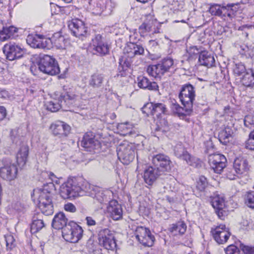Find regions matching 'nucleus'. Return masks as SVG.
<instances>
[{"instance_id":"09e8293b","label":"nucleus","mask_w":254,"mask_h":254,"mask_svg":"<svg viewBox=\"0 0 254 254\" xmlns=\"http://www.w3.org/2000/svg\"><path fill=\"white\" fill-rule=\"evenodd\" d=\"M244 125L246 127L250 129H254V116L249 114L245 116L244 120Z\"/></svg>"},{"instance_id":"f704fd0d","label":"nucleus","mask_w":254,"mask_h":254,"mask_svg":"<svg viewBox=\"0 0 254 254\" xmlns=\"http://www.w3.org/2000/svg\"><path fill=\"white\" fill-rule=\"evenodd\" d=\"M233 168L237 175L242 174L248 170V163L246 159L237 158L234 162Z\"/></svg>"},{"instance_id":"052dcab7","label":"nucleus","mask_w":254,"mask_h":254,"mask_svg":"<svg viewBox=\"0 0 254 254\" xmlns=\"http://www.w3.org/2000/svg\"><path fill=\"white\" fill-rule=\"evenodd\" d=\"M235 171L234 169H230L229 170H228L226 173L227 177L231 180H235L236 179V175L235 173Z\"/></svg>"},{"instance_id":"864d4df0","label":"nucleus","mask_w":254,"mask_h":254,"mask_svg":"<svg viewBox=\"0 0 254 254\" xmlns=\"http://www.w3.org/2000/svg\"><path fill=\"white\" fill-rule=\"evenodd\" d=\"M6 243V247L9 250H11L15 246V239L13 236L8 235L5 237Z\"/></svg>"},{"instance_id":"4c0bfd02","label":"nucleus","mask_w":254,"mask_h":254,"mask_svg":"<svg viewBox=\"0 0 254 254\" xmlns=\"http://www.w3.org/2000/svg\"><path fill=\"white\" fill-rule=\"evenodd\" d=\"M187 230V225L183 221H179L172 225L170 228V231L174 235H183Z\"/></svg>"},{"instance_id":"7c9ffc66","label":"nucleus","mask_w":254,"mask_h":254,"mask_svg":"<svg viewBox=\"0 0 254 254\" xmlns=\"http://www.w3.org/2000/svg\"><path fill=\"white\" fill-rule=\"evenodd\" d=\"M200 64L207 67H211L214 65L215 59L213 56L207 51H201L198 58Z\"/></svg>"},{"instance_id":"6e6552de","label":"nucleus","mask_w":254,"mask_h":254,"mask_svg":"<svg viewBox=\"0 0 254 254\" xmlns=\"http://www.w3.org/2000/svg\"><path fill=\"white\" fill-rule=\"evenodd\" d=\"M174 150L175 156L185 161L188 165L195 168H199L201 166L200 160L191 156L182 144L176 145Z\"/></svg>"},{"instance_id":"9b49d317","label":"nucleus","mask_w":254,"mask_h":254,"mask_svg":"<svg viewBox=\"0 0 254 254\" xmlns=\"http://www.w3.org/2000/svg\"><path fill=\"white\" fill-rule=\"evenodd\" d=\"M98 240L99 244L107 250H114L117 246L114 236L108 229L100 231Z\"/></svg>"},{"instance_id":"1a4fd4ad","label":"nucleus","mask_w":254,"mask_h":254,"mask_svg":"<svg viewBox=\"0 0 254 254\" xmlns=\"http://www.w3.org/2000/svg\"><path fill=\"white\" fill-rule=\"evenodd\" d=\"M17 168L8 159H2L0 162V176L6 181L14 180L17 176Z\"/></svg>"},{"instance_id":"a18cd8bd","label":"nucleus","mask_w":254,"mask_h":254,"mask_svg":"<svg viewBox=\"0 0 254 254\" xmlns=\"http://www.w3.org/2000/svg\"><path fill=\"white\" fill-rule=\"evenodd\" d=\"M45 227V224L43 220L35 219L34 217L32 223L31 225V232L36 233Z\"/></svg>"},{"instance_id":"412c9836","label":"nucleus","mask_w":254,"mask_h":254,"mask_svg":"<svg viewBox=\"0 0 254 254\" xmlns=\"http://www.w3.org/2000/svg\"><path fill=\"white\" fill-rule=\"evenodd\" d=\"M142 112L147 114L156 115L158 116L162 114H166L167 110L166 106L160 103H152L145 104L142 108Z\"/></svg>"},{"instance_id":"6e6d98bb","label":"nucleus","mask_w":254,"mask_h":254,"mask_svg":"<svg viewBox=\"0 0 254 254\" xmlns=\"http://www.w3.org/2000/svg\"><path fill=\"white\" fill-rule=\"evenodd\" d=\"M139 30L142 33L149 32L151 30V26L150 24L147 23H143L139 27Z\"/></svg>"},{"instance_id":"c85d7f7f","label":"nucleus","mask_w":254,"mask_h":254,"mask_svg":"<svg viewBox=\"0 0 254 254\" xmlns=\"http://www.w3.org/2000/svg\"><path fill=\"white\" fill-rule=\"evenodd\" d=\"M138 86L142 89H147L149 90L158 91L159 86L155 82H151L146 77L139 76L137 79Z\"/></svg>"},{"instance_id":"3c124183","label":"nucleus","mask_w":254,"mask_h":254,"mask_svg":"<svg viewBox=\"0 0 254 254\" xmlns=\"http://www.w3.org/2000/svg\"><path fill=\"white\" fill-rule=\"evenodd\" d=\"M224 251L226 254H241L240 249L233 245H229Z\"/></svg>"},{"instance_id":"774afa93","label":"nucleus","mask_w":254,"mask_h":254,"mask_svg":"<svg viewBox=\"0 0 254 254\" xmlns=\"http://www.w3.org/2000/svg\"><path fill=\"white\" fill-rule=\"evenodd\" d=\"M64 38L63 37H60L59 39V41H64Z\"/></svg>"},{"instance_id":"473e14b6","label":"nucleus","mask_w":254,"mask_h":254,"mask_svg":"<svg viewBox=\"0 0 254 254\" xmlns=\"http://www.w3.org/2000/svg\"><path fill=\"white\" fill-rule=\"evenodd\" d=\"M29 148L27 145L21 146L17 153L16 159L18 165L20 168L23 167L26 164L28 155Z\"/></svg>"},{"instance_id":"aec40b11","label":"nucleus","mask_w":254,"mask_h":254,"mask_svg":"<svg viewBox=\"0 0 254 254\" xmlns=\"http://www.w3.org/2000/svg\"><path fill=\"white\" fill-rule=\"evenodd\" d=\"M152 162L156 168L162 171L170 169L171 161L169 157L163 154H158L153 156Z\"/></svg>"},{"instance_id":"8fccbe9b","label":"nucleus","mask_w":254,"mask_h":254,"mask_svg":"<svg viewBox=\"0 0 254 254\" xmlns=\"http://www.w3.org/2000/svg\"><path fill=\"white\" fill-rule=\"evenodd\" d=\"M202 51L199 50L196 46L190 47L188 51L189 55V59L196 58L197 55H200Z\"/></svg>"},{"instance_id":"de8ad7c7","label":"nucleus","mask_w":254,"mask_h":254,"mask_svg":"<svg viewBox=\"0 0 254 254\" xmlns=\"http://www.w3.org/2000/svg\"><path fill=\"white\" fill-rule=\"evenodd\" d=\"M208 182L204 176H200L197 181L196 188L198 190L203 191L207 187Z\"/></svg>"},{"instance_id":"2f4dec72","label":"nucleus","mask_w":254,"mask_h":254,"mask_svg":"<svg viewBox=\"0 0 254 254\" xmlns=\"http://www.w3.org/2000/svg\"><path fill=\"white\" fill-rule=\"evenodd\" d=\"M118 128L121 131V134L124 136L128 135L132 137H135L138 134L132 125L128 123L119 124Z\"/></svg>"},{"instance_id":"4468645a","label":"nucleus","mask_w":254,"mask_h":254,"mask_svg":"<svg viewBox=\"0 0 254 254\" xmlns=\"http://www.w3.org/2000/svg\"><path fill=\"white\" fill-rule=\"evenodd\" d=\"M208 159L211 168L216 173H221L226 166V158L221 154H210L208 155Z\"/></svg>"},{"instance_id":"9d476101","label":"nucleus","mask_w":254,"mask_h":254,"mask_svg":"<svg viewBox=\"0 0 254 254\" xmlns=\"http://www.w3.org/2000/svg\"><path fill=\"white\" fill-rule=\"evenodd\" d=\"M90 46L94 54L104 56L109 53L110 46L100 34L96 35L92 39Z\"/></svg>"},{"instance_id":"f3484780","label":"nucleus","mask_w":254,"mask_h":254,"mask_svg":"<svg viewBox=\"0 0 254 254\" xmlns=\"http://www.w3.org/2000/svg\"><path fill=\"white\" fill-rule=\"evenodd\" d=\"M2 50L6 59L9 61L20 58L24 53L23 50L20 46L11 43L5 44Z\"/></svg>"},{"instance_id":"5701e85b","label":"nucleus","mask_w":254,"mask_h":254,"mask_svg":"<svg viewBox=\"0 0 254 254\" xmlns=\"http://www.w3.org/2000/svg\"><path fill=\"white\" fill-rule=\"evenodd\" d=\"M211 203L218 217L221 219H224V217L227 215V211L223 197L219 196H215L212 199Z\"/></svg>"},{"instance_id":"37998d69","label":"nucleus","mask_w":254,"mask_h":254,"mask_svg":"<svg viewBox=\"0 0 254 254\" xmlns=\"http://www.w3.org/2000/svg\"><path fill=\"white\" fill-rule=\"evenodd\" d=\"M239 5L238 3H228L225 5V8L223 9V11L225 13L226 16L232 17L240 8Z\"/></svg>"},{"instance_id":"0e129e2a","label":"nucleus","mask_w":254,"mask_h":254,"mask_svg":"<svg viewBox=\"0 0 254 254\" xmlns=\"http://www.w3.org/2000/svg\"><path fill=\"white\" fill-rule=\"evenodd\" d=\"M6 115L5 108L3 106H0V120L5 118Z\"/></svg>"},{"instance_id":"603ef678","label":"nucleus","mask_w":254,"mask_h":254,"mask_svg":"<svg viewBox=\"0 0 254 254\" xmlns=\"http://www.w3.org/2000/svg\"><path fill=\"white\" fill-rule=\"evenodd\" d=\"M240 248L244 254H254V246L241 244Z\"/></svg>"},{"instance_id":"72a5a7b5","label":"nucleus","mask_w":254,"mask_h":254,"mask_svg":"<svg viewBox=\"0 0 254 254\" xmlns=\"http://www.w3.org/2000/svg\"><path fill=\"white\" fill-rule=\"evenodd\" d=\"M131 59L127 57L124 52V55L119 60V69L120 71L117 74L118 77H122L126 75L125 71L131 65Z\"/></svg>"},{"instance_id":"c03bdc74","label":"nucleus","mask_w":254,"mask_h":254,"mask_svg":"<svg viewBox=\"0 0 254 254\" xmlns=\"http://www.w3.org/2000/svg\"><path fill=\"white\" fill-rule=\"evenodd\" d=\"M94 190L93 191V194H91L90 196L95 198L101 203H103L105 201H108L107 196L102 190L95 187Z\"/></svg>"},{"instance_id":"5fc2aeb1","label":"nucleus","mask_w":254,"mask_h":254,"mask_svg":"<svg viewBox=\"0 0 254 254\" xmlns=\"http://www.w3.org/2000/svg\"><path fill=\"white\" fill-rule=\"evenodd\" d=\"M246 147L250 150H254V129L250 133L247 141Z\"/></svg>"},{"instance_id":"f8f14e48","label":"nucleus","mask_w":254,"mask_h":254,"mask_svg":"<svg viewBox=\"0 0 254 254\" xmlns=\"http://www.w3.org/2000/svg\"><path fill=\"white\" fill-rule=\"evenodd\" d=\"M134 234L136 238L142 245L151 247L153 245L155 238L148 228L138 226L136 228Z\"/></svg>"},{"instance_id":"b1692460","label":"nucleus","mask_w":254,"mask_h":254,"mask_svg":"<svg viewBox=\"0 0 254 254\" xmlns=\"http://www.w3.org/2000/svg\"><path fill=\"white\" fill-rule=\"evenodd\" d=\"M50 129L54 135L61 137L67 136L70 130V127L63 122L58 121L51 125Z\"/></svg>"},{"instance_id":"6ab92c4d","label":"nucleus","mask_w":254,"mask_h":254,"mask_svg":"<svg viewBox=\"0 0 254 254\" xmlns=\"http://www.w3.org/2000/svg\"><path fill=\"white\" fill-rule=\"evenodd\" d=\"M81 145L88 151L98 150L101 147L100 142L95 139L92 132H87L84 135Z\"/></svg>"},{"instance_id":"f03ea898","label":"nucleus","mask_w":254,"mask_h":254,"mask_svg":"<svg viewBox=\"0 0 254 254\" xmlns=\"http://www.w3.org/2000/svg\"><path fill=\"white\" fill-rule=\"evenodd\" d=\"M77 98V96L74 93L67 92L64 94L61 95L59 99H54L48 102L46 106L47 110L52 112H57L61 108L66 110V108L72 104Z\"/></svg>"},{"instance_id":"39448f33","label":"nucleus","mask_w":254,"mask_h":254,"mask_svg":"<svg viewBox=\"0 0 254 254\" xmlns=\"http://www.w3.org/2000/svg\"><path fill=\"white\" fill-rule=\"evenodd\" d=\"M134 145L127 141H124L117 147V152L119 159L125 165L131 162L135 157Z\"/></svg>"},{"instance_id":"338daca9","label":"nucleus","mask_w":254,"mask_h":254,"mask_svg":"<svg viewBox=\"0 0 254 254\" xmlns=\"http://www.w3.org/2000/svg\"><path fill=\"white\" fill-rule=\"evenodd\" d=\"M5 27V26H4L2 20L0 19V32H1L2 31Z\"/></svg>"},{"instance_id":"0eeeda50","label":"nucleus","mask_w":254,"mask_h":254,"mask_svg":"<svg viewBox=\"0 0 254 254\" xmlns=\"http://www.w3.org/2000/svg\"><path fill=\"white\" fill-rule=\"evenodd\" d=\"M173 64L172 59H164L156 64L149 65L147 68V72L154 78H160L166 72L169 71Z\"/></svg>"},{"instance_id":"dca6fc26","label":"nucleus","mask_w":254,"mask_h":254,"mask_svg":"<svg viewBox=\"0 0 254 254\" xmlns=\"http://www.w3.org/2000/svg\"><path fill=\"white\" fill-rule=\"evenodd\" d=\"M68 27L74 36L82 40L87 35V28L85 26L84 22L80 19H72L68 24Z\"/></svg>"},{"instance_id":"a211bd4d","label":"nucleus","mask_w":254,"mask_h":254,"mask_svg":"<svg viewBox=\"0 0 254 254\" xmlns=\"http://www.w3.org/2000/svg\"><path fill=\"white\" fill-rule=\"evenodd\" d=\"M211 233L215 241L218 244L226 243L229 238L231 233L224 225H220L211 229Z\"/></svg>"},{"instance_id":"e433bc0d","label":"nucleus","mask_w":254,"mask_h":254,"mask_svg":"<svg viewBox=\"0 0 254 254\" xmlns=\"http://www.w3.org/2000/svg\"><path fill=\"white\" fill-rule=\"evenodd\" d=\"M232 129L229 127H226L221 130L218 134V138L220 142L226 144L229 142L230 138H232Z\"/></svg>"},{"instance_id":"79ce46f5","label":"nucleus","mask_w":254,"mask_h":254,"mask_svg":"<svg viewBox=\"0 0 254 254\" xmlns=\"http://www.w3.org/2000/svg\"><path fill=\"white\" fill-rule=\"evenodd\" d=\"M171 108L174 113L178 114L180 117L190 115L191 113V112H187L186 107L184 108L181 107L176 101H175L174 103L173 102L172 103Z\"/></svg>"},{"instance_id":"bb28decb","label":"nucleus","mask_w":254,"mask_h":254,"mask_svg":"<svg viewBox=\"0 0 254 254\" xmlns=\"http://www.w3.org/2000/svg\"><path fill=\"white\" fill-rule=\"evenodd\" d=\"M68 223V219L65 216L64 213L60 212L54 216L52 226L55 229H61L63 231L64 228L67 226Z\"/></svg>"},{"instance_id":"ea45409f","label":"nucleus","mask_w":254,"mask_h":254,"mask_svg":"<svg viewBox=\"0 0 254 254\" xmlns=\"http://www.w3.org/2000/svg\"><path fill=\"white\" fill-rule=\"evenodd\" d=\"M225 8V4H224L222 5L218 4H213L210 5L209 11L212 15L226 17L225 13L223 11Z\"/></svg>"},{"instance_id":"49530a36","label":"nucleus","mask_w":254,"mask_h":254,"mask_svg":"<svg viewBox=\"0 0 254 254\" xmlns=\"http://www.w3.org/2000/svg\"><path fill=\"white\" fill-rule=\"evenodd\" d=\"M244 202L248 207L254 209V191H250L245 194Z\"/></svg>"},{"instance_id":"ddd939ff","label":"nucleus","mask_w":254,"mask_h":254,"mask_svg":"<svg viewBox=\"0 0 254 254\" xmlns=\"http://www.w3.org/2000/svg\"><path fill=\"white\" fill-rule=\"evenodd\" d=\"M77 179H68L60 187V194L64 199L77 196L76 190Z\"/></svg>"},{"instance_id":"680f3d73","label":"nucleus","mask_w":254,"mask_h":254,"mask_svg":"<svg viewBox=\"0 0 254 254\" xmlns=\"http://www.w3.org/2000/svg\"><path fill=\"white\" fill-rule=\"evenodd\" d=\"M10 97V95L7 91L4 89L0 90V98L3 99H7L9 98Z\"/></svg>"},{"instance_id":"c756f323","label":"nucleus","mask_w":254,"mask_h":254,"mask_svg":"<svg viewBox=\"0 0 254 254\" xmlns=\"http://www.w3.org/2000/svg\"><path fill=\"white\" fill-rule=\"evenodd\" d=\"M240 79L241 84L247 88L254 87V70L250 68Z\"/></svg>"},{"instance_id":"a878e982","label":"nucleus","mask_w":254,"mask_h":254,"mask_svg":"<svg viewBox=\"0 0 254 254\" xmlns=\"http://www.w3.org/2000/svg\"><path fill=\"white\" fill-rule=\"evenodd\" d=\"M93 185L90 184L88 182L80 179V181L77 180L76 190L77 196L88 195L93 194L94 188Z\"/></svg>"},{"instance_id":"20e7f679","label":"nucleus","mask_w":254,"mask_h":254,"mask_svg":"<svg viewBox=\"0 0 254 254\" xmlns=\"http://www.w3.org/2000/svg\"><path fill=\"white\" fill-rule=\"evenodd\" d=\"M195 88L190 83L183 85L179 95L184 107H186L187 112H191L193 103L195 97Z\"/></svg>"},{"instance_id":"69168bd1","label":"nucleus","mask_w":254,"mask_h":254,"mask_svg":"<svg viewBox=\"0 0 254 254\" xmlns=\"http://www.w3.org/2000/svg\"><path fill=\"white\" fill-rule=\"evenodd\" d=\"M49 177L53 182H55L57 184H60L59 179H58L54 173L51 172L49 174Z\"/></svg>"},{"instance_id":"e2e57ef3","label":"nucleus","mask_w":254,"mask_h":254,"mask_svg":"<svg viewBox=\"0 0 254 254\" xmlns=\"http://www.w3.org/2000/svg\"><path fill=\"white\" fill-rule=\"evenodd\" d=\"M86 223L88 226H95L96 224V222L95 220H94L92 217L88 216L86 217Z\"/></svg>"},{"instance_id":"cd10ccee","label":"nucleus","mask_w":254,"mask_h":254,"mask_svg":"<svg viewBox=\"0 0 254 254\" xmlns=\"http://www.w3.org/2000/svg\"><path fill=\"white\" fill-rule=\"evenodd\" d=\"M124 53L128 58H132L135 56L143 55L144 48L140 45L130 43L124 48Z\"/></svg>"},{"instance_id":"4be33fe9","label":"nucleus","mask_w":254,"mask_h":254,"mask_svg":"<svg viewBox=\"0 0 254 254\" xmlns=\"http://www.w3.org/2000/svg\"><path fill=\"white\" fill-rule=\"evenodd\" d=\"M161 175V171L159 168L150 166L145 169L143 178L146 184L152 186Z\"/></svg>"},{"instance_id":"423d86ee","label":"nucleus","mask_w":254,"mask_h":254,"mask_svg":"<svg viewBox=\"0 0 254 254\" xmlns=\"http://www.w3.org/2000/svg\"><path fill=\"white\" fill-rule=\"evenodd\" d=\"M38 67L41 71L51 75H56L60 72V67L56 60L47 55L40 58Z\"/></svg>"},{"instance_id":"393cba45","label":"nucleus","mask_w":254,"mask_h":254,"mask_svg":"<svg viewBox=\"0 0 254 254\" xmlns=\"http://www.w3.org/2000/svg\"><path fill=\"white\" fill-rule=\"evenodd\" d=\"M107 212L114 220H119L123 217V209L117 201L112 200L109 202L107 207Z\"/></svg>"},{"instance_id":"bf43d9fd","label":"nucleus","mask_w":254,"mask_h":254,"mask_svg":"<svg viewBox=\"0 0 254 254\" xmlns=\"http://www.w3.org/2000/svg\"><path fill=\"white\" fill-rule=\"evenodd\" d=\"M205 147H206V149L205 150V153L209 154V155L210 154H212L211 152H213V149L214 148V146H213V143H212V142L211 141H207L205 143Z\"/></svg>"},{"instance_id":"58836bf2","label":"nucleus","mask_w":254,"mask_h":254,"mask_svg":"<svg viewBox=\"0 0 254 254\" xmlns=\"http://www.w3.org/2000/svg\"><path fill=\"white\" fill-rule=\"evenodd\" d=\"M103 77L102 74L94 73L92 74L88 80L89 85L93 88H98L103 82Z\"/></svg>"},{"instance_id":"f257e3e1","label":"nucleus","mask_w":254,"mask_h":254,"mask_svg":"<svg viewBox=\"0 0 254 254\" xmlns=\"http://www.w3.org/2000/svg\"><path fill=\"white\" fill-rule=\"evenodd\" d=\"M47 187V186H44L43 188L34 189L31 196L33 201L38 203L42 213L49 215L53 214L54 209L51 191Z\"/></svg>"},{"instance_id":"2eb2a0df","label":"nucleus","mask_w":254,"mask_h":254,"mask_svg":"<svg viewBox=\"0 0 254 254\" xmlns=\"http://www.w3.org/2000/svg\"><path fill=\"white\" fill-rule=\"evenodd\" d=\"M26 42L34 48L49 49L51 41L43 35L29 34L27 37Z\"/></svg>"},{"instance_id":"a19ab883","label":"nucleus","mask_w":254,"mask_h":254,"mask_svg":"<svg viewBox=\"0 0 254 254\" xmlns=\"http://www.w3.org/2000/svg\"><path fill=\"white\" fill-rule=\"evenodd\" d=\"M248 71L245 65L242 63H236L233 67V73L235 76L240 78L245 73Z\"/></svg>"},{"instance_id":"c9c22d12","label":"nucleus","mask_w":254,"mask_h":254,"mask_svg":"<svg viewBox=\"0 0 254 254\" xmlns=\"http://www.w3.org/2000/svg\"><path fill=\"white\" fill-rule=\"evenodd\" d=\"M17 32V29L13 26H5L2 31L0 32V40L4 41L13 38Z\"/></svg>"},{"instance_id":"13d9d810","label":"nucleus","mask_w":254,"mask_h":254,"mask_svg":"<svg viewBox=\"0 0 254 254\" xmlns=\"http://www.w3.org/2000/svg\"><path fill=\"white\" fill-rule=\"evenodd\" d=\"M64 209L65 211L69 212H75L76 211V207L71 203H67L64 206Z\"/></svg>"},{"instance_id":"7ed1b4c3","label":"nucleus","mask_w":254,"mask_h":254,"mask_svg":"<svg viewBox=\"0 0 254 254\" xmlns=\"http://www.w3.org/2000/svg\"><path fill=\"white\" fill-rule=\"evenodd\" d=\"M83 232V230L81 226L70 221L62 231V236L66 242L76 243L82 238Z\"/></svg>"},{"instance_id":"4d7b16f0","label":"nucleus","mask_w":254,"mask_h":254,"mask_svg":"<svg viewBox=\"0 0 254 254\" xmlns=\"http://www.w3.org/2000/svg\"><path fill=\"white\" fill-rule=\"evenodd\" d=\"M9 207L10 209H11L15 212H18L22 209L21 203L18 201L12 202Z\"/></svg>"}]
</instances>
